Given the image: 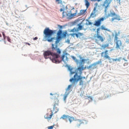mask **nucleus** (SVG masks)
<instances>
[{
    "mask_svg": "<svg viewBox=\"0 0 129 129\" xmlns=\"http://www.w3.org/2000/svg\"><path fill=\"white\" fill-rule=\"evenodd\" d=\"M111 17H115V18H113L111 20V22H113L114 20H117V21H120V17L119 16L116 15L115 13L112 12L110 13Z\"/></svg>",
    "mask_w": 129,
    "mask_h": 129,
    "instance_id": "obj_1",
    "label": "nucleus"
},
{
    "mask_svg": "<svg viewBox=\"0 0 129 129\" xmlns=\"http://www.w3.org/2000/svg\"><path fill=\"white\" fill-rule=\"evenodd\" d=\"M105 20V17H102L98 19L95 22L94 25L96 27H99L101 25V22H103Z\"/></svg>",
    "mask_w": 129,
    "mask_h": 129,
    "instance_id": "obj_2",
    "label": "nucleus"
},
{
    "mask_svg": "<svg viewBox=\"0 0 129 129\" xmlns=\"http://www.w3.org/2000/svg\"><path fill=\"white\" fill-rule=\"evenodd\" d=\"M83 26H81L80 24H79L78 28H74V29L71 30V32H73V33H77L79 32V31H81L83 29Z\"/></svg>",
    "mask_w": 129,
    "mask_h": 129,
    "instance_id": "obj_3",
    "label": "nucleus"
},
{
    "mask_svg": "<svg viewBox=\"0 0 129 129\" xmlns=\"http://www.w3.org/2000/svg\"><path fill=\"white\" fill-rule=\"evenodd\" d=\"M76 14H77V10H75V9H72L71 11V14L69 16L70 19H72L74 17L76 16Z\"/></svg>",
    "mask_w": 129,
    "mask_h": 129,
    "instance_id": "obj_4",
    "label": "nucleus"
},
{
    "mask_svg": "<svg viewBox=\"0 0 129 129\" xmlns=\"http://www.w3.org/2000/svg\"><path fill=\"white\" fill-rule=\"evenodd\" d=\"M110 0H105L103 4V7H105V12H106V9L108 8V6L110 4Z\"/></svg>",
    "mask_w": 129,
    "mask_h": 129,
    "instance_id": "obj_5",
    "label": "nucleus"
},
{
    "mask_svg": "<svg viewBox=\"0 0 129 129\" xmlns=\"http://www.w3.org/2000/svg\"><path fill=\"white\" fill-rule=\"evenodd\" d=\"M56 30H50V29L49 28H46L44 31L43 33H56Z\"/></svg>",
    "mask_w": 129,
    "mask_h": 129,
    "instance_id": "obj_6",
    "label": "nucleus"
},
{
    "mask_svg": "<svg viewBox=\"0 0 129 129\" xmlns=\"http://www.w3.org/2000/svg\"><path fill=\"white\" fill-rule=\"evenodd\" d=\"M96 11V7H95L93 10V12L90 15V18H95L96 15L95 14V11Z\"/></svg>",
    "mask_w": 129,
    "mask_h": 129,
    "instance_id": "obj_7",
    "label": "nucleus"
},
{
    "mask_svg": "<svg viewBox=\"0 0 129 129\" xmlns=\"http://www.w3.org/2000/svg\"><path fill=\"white\" fill-rule=\"evenodd\" d=\"M86 11H87V9L81 10L80 11V16H82V15H85V14L86 13Z\"/></svg>",
    "mask_w": 129,
    "mask_h": 129,
    "instance_id": "obj_8",
    "label": "nucleus"
},
{
    "mask_svg": "<svg viewBox=\"0 0 129 129\" xmlns=\"http://www.w3.org/2000/svg\"><path fill=\"white\" fill-rule=\"evenodd\" d=\"M85 6L87 9L89 8V6H90V3L88 1V0H85Z\"/></svg>",
    "mask_w": 129,
    "mask_h": 129,
    "instance_id": "obj_9",
    "label": "nucleus"
},
{
    "mask_svg": "<svg viewBox=\"0 0 129 129\" xmlns=\"http://www.w3.org/2000/svg\"><path fill=\"white\" fill-rule=\"evenodd\" d=\"M58 27L59 28V30L57 31V33H63L62 29H63V26L60 25H58Z\"/></svg>",
    "mask_w": 129,
    "mask_h": 129,
    "instance_id": "obj_10",
    "label": "nucleus"
},
{
    "mask_svg": "<svg viewBox=\"0 0 129 129\" xmlns=\"http://www.w3.org/2000/svg\"><path fill=\"white\" fill-rule=\"evenodd\" d=\"M101 30H104V31H107V32H111V31H110V30L106 29V28H105V27H104V26H102L101 27Z\"/></svg>",
    "mask_w": 129,
    "mask_h": 129,
    "instance_id": "obj_11",
    "label": "nucleus"
},
{
    "mask_svg": "<svg viewBox=\"0 0 129 129\" xmlns=\"http://www.w3.org/2000/svg\"><path fill=\"white\" fill-rule=\"evenodd\" d=\"M65 9H66L65 7H63V8H61L60 9V12H63Z\"/></svg>",
    "mask_w": 129,
    "mask_h": 129,
    "instance_id": "obj_12",
    "label": "nucleus"
},
{
    "mask_svg": "<svg viewBox=\"0 0 129 129\" xmlns=\"http://www.w3.org/2000/svg\"><path fill=\"white\" fill-rule=\"evenodd\" d=\"M65 14H66V12H62V18H65V17H66V15H65Z\"/></svg>",
    "mask_w": 129,
    "mask_h": 129,
    "instance_id": "obj_13",
    "label": "nucleus"
},
{
    "mask_svg": "<svg viewBox=\"0 0 129 129\" xmlns=\"http://www.w3.org/2000/svg\"><path fill=\"white\" fill-rule=\"evenodd\" d=\"M55 2L58 3V4H61V0H55Z\"/></svg>",
    "mask_w": 129,
    "mask_h": 129,
    "instance_id": "obj_14",
    "label": "nucleus"
},
{
    "mask_svg": "<svg viewBox=\"0 0 129 129\" xmlns=\"http://www.w3.org/2000/svg\"><path fill=\"white\" fill-rule=\"evenodd\" d=\"M60 7H61V8H62V9H63V8H64V7H65V8H66V6H65L62 4L60 5Z\"/></svg>",
    "mask_w": 129,
    "mask_h": 129,
    "instance_id": "obj_15",
    "label": "nucleus"
},
{
    "mask_svg": "<svg viewBox=\"0 0 129 129\" xmlns=\"http://www.w3.org/2000/svg\"><path fill=\"white\" fill-rule=\"evenodd\" d=\"M100 29H101V28H98V29H97V33H98V32H99V31H100Z\"/></svg>",
    "mask_w": 129,
    "mask_h": 129,
    "instance_id": "obj_16",
    "label": "nucleus"
},
{
    "mask_svg": "<svg viewBox=\"0 0 129 129\" xmlns=\"http://www.w3.org/2000/svg\"><path fill=\"white\" fill-rule=\"evenodd\" d=\"M91 24H92L91 22H89V25H91Z\"/></svg>",
    "mask_w": 129,
    "mask_h": 129,
    "instance_id": "obj_17",
    "label": "nucleus"
},
{
    "mask_svg": "<svg viewBox=\"0 0 129 129\" xmlns=\"http://www.w3.org/2000/svg\"><path fill=\"white\" fill-rule=\"evenodd\" d=\"M63 33H67V31L63 32Z\"/></svg>",
    "mask_w": 129,
    "mask_h": 129,
    "instance_id": "obj_18",
    "label": "nucleus"
},
{
    "mask_svg": "<svg viewBox=\"0 0 129 129\" xmlns=\"http://www.w3.org/2000/svg\"><path fill=\"white\" fill-rule=\"evenodd\" d=\"M119 4H120V0L119 1Z\"/></svg>",
    "mask_w": 129,
    "mask_h": 129,
    "instance_id": "obj_19",
    "label": "nucleus"
}]
</instances>
